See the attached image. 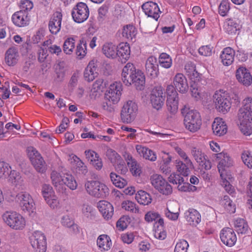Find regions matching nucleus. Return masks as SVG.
I'll list each match as a JSON object with an SVG mask.
<instances>
[{
  "label": "nucleus",
  "instance_id": "nucleus-1",
  "mask_svg": "<svg viewBox=\"0 0 252 252\" xmlns=\"http://www.w3.org/2000/svg\"><path fill=\"white\" fill-rule=\"evenodd\" d=\"M50 178L57 191L65 196L67 195L66 186L71 190H74L77 188V182L70 174H66L63 176L60 173L54 170L51 173Z\"/></svg>",
  "mask_w": 252,
  "mask_h": 252
},
{
  "label": "nucleus",
  "instance_id": "nucleus-2",
  "mask_svg": "<svg viewBox=\"0 0 252 252\" xmlns=\"http://www.w3.org/2000/svg\"><path fill=\"white\" fill-rule=\"evenodd\" d=\"M122 91V85L120 83H116L110 86L105 94L102 103V107L104 110L109 112L114 111L113 105L119 101Z\"/></svg>",
  "mask_w": 252,
  "mask_h": 252
},
{
  "label": "nucleus",
  "instance_id": "nucleus-3",
  "mask_svg": "<svg viewBox=\"0 0 252 252\" xmlns=\"http://www.w3.org/2000/svg\"><path fill=\"white\" fill-rule=\"evenodd\" d=\"M85 187L88 194L94 197L104 198L109 193L107 187L97 181H88L85 183Z\"/></svg>",
  "mask_w": 252,
  "mask_h": 252
},
{
  "label": "nucleus",
  "instance_id": "nucleus-4",
  "mask_svg": "<svg viewBox=\"0 0 252 252\" xmlns=\"http://www.w3.org/2000/svg\"><path fill=\"white\" fill-rule=\"evenodd\" d=\"M213 100L216 109L223 114L227 113L231 108L230 98L224 91H216L213 95Z\"/></svg>",
  "mask_w": 252,
  "mask_h": 252
},
{
  "label": "nucleus",
  "instance_id": "nucleus-5",
  "mask_svg": "<svg viewBox=\"0 0 252 252\" xmlns=\"http://www.w3.org/2000/svg\"><path fill=\"white\" fill-rule=\"evenodd\" d=\"M184 124L191 132H196L200 129L202 120L199 113L196 110H189L184 116Z\"/></svg>",
  "mask_w": 252,
  "mask_h": 252
},
{
  "label": "nucleus",
  "instance_id": "nucleus-6",
  "mask_svg": "<svg viewBox=\"0 0 252 252\" xmlns=\"http://www.w3.org/2000/svg\"><path fill=\"white\" fill-rule=\"evenodd\" d=\"M4 221L15 230L22 229L26 225L24 218L15 212H6L2 215Z\"/></svg>",
  "mask_w": 252,
  "mask_h": 252
},
{
  "label": "nucleus",
  "instance_id": "nucleus-7",
  "mask_svg": "<svg viewBox=\"0 0 252 252\" xmlns=\"http://www.w3.org/2000/svg\"><path fill=\"white\" fill-rule=\"evenodd\" d=\"M27 151L30 159L35 169L39 173L45 172L47 169L46 163L36 149L30 146L27 148Z\"/></svg>",
  "mask_w": 252,
  "mask_h": 252
},
{
  "label": "nucleus",
  "instance_id": "nucleus-8",
  "mask_svg": "<svg viewBox=\"0 0 252 252\" xmlns=\"http://www.w3.org/2000/svg\"><path fill=\"white\" fill-rule=\"evenodd\" d=\"M138 111L137 105L135 102L128 100L124 104L121 112V118L124 123H130L136 116Z\"/></svg>",
  "mask_w": 252,
  "mask_h": 252
},
{
  "label": "nucleus",
  "instance_id": "nucleus-9",
  "mask_svg": "<svg viewBox=\"0 0 252 252\" xmlns=\"http://www.w3.org/2000/svg\"><path fill=\"white\" fill-rule=\"evenodd\" d=\"M243 111L241 108L238 114L240 130L244 134L250 135L252 132V114L249 111Z\"/></svg>",
  "mask_w": 252,
  "mask_h": 252
},
{
  "label": "nucleus",
  "instance_id": "nucleus-10",
  "mask_svg": "<svg viewBox=\"0 0 252 252\" xmlns=\"http://www.w3.org/2000/svg\"><path fill=\"white\" fill-rule=\"evenodd\" d=\"M150 180L153 186L160 193L167 195L172 192V187L161 175H153L151 177Z\"/></svg>",
  "mask_w": 252,
  "mask_h": 252
},
{
  "label": "nucleus",
  "instance_id": "nucleus-11",
  "mask_svg": "<svg viewBox=\"0 0 252 252\" xmlns=\"http://www.w3.org/2000/svg\"><path fill=\"white\" fill-rule=\"evenodd\" d=\"M30 242L35 252H45L46 238L42 232L35 231L30 237Z\"/></svg>",
  "mask_w": 252,
  "mask_h": 252
},
{
  "label": "nucleus",
  "instance_id": "nucleus-12",
  "mask_svg": "<svg viewBox=\"0 0 252 252\" xmlns=\"http://www.w3.org/2000/svg\"><path fill=\"white\" fill-rule=\"evenodd\" d=\"M71 15L73 20L78 23L86 21L89 16V10L87 5L84 2H79L73 8Z\"/></svg>",
  "mask_w": 252,
  "mask_h": 252
},
{
  "label": "nucleus",
  "instance_id": "nucleus-13",
  "mask_svg": "<svg viewBox=\"0 0 252 252\" xmlns=\"http://www.w3.org/2000/svg\"><path fill=\"white\" fill-rule=\"evenodd\" d=\"M217 158L220 159L218 168L220 177H223L224 175H230L226 172V168L232 166L233 165V161L227 153L222 152L218 154Z\"/></svg>",
  "mask_w": 252,
  "mask_h": 252
},
{
  "label": "nucleus",
  "instance_id": "nucleus-14",
  "mask_svg": "<svg viewBox=\"0 0 252 252\" xmlns=\"http://www.w3.org/2000/svg\"><path fill=\"white\" fill-rule=\"evenodd\" d=\"M16 200L18 202L23 210L33 212L34 208V203L31 196L26 192L18 193L16 196Z\"/></svg>",
  "mask_w": 252,
  "mask_h": 252
},
{
  "label": "nucleus",
  "instance_id": "nucleus-15",
  "mask_svg": "<svg viewBox=\"0 0 252 252\" xmlns=\"http://www.w3.org/2000/svg\"><path fill=\"white\" fill-rule=\"evenodd\" d=\"M164 98L162 89L160 87L154 88L150 96L153 108L157 110H160L164 104Z\"/></svg>",
  "mask_w": 252,
  "mask_h": 252
},
{
  "label": "nucleus",
  "instance_id": "nucleus-16",
  "mask_svg": "<svg viewBox=\"0 0 252 252\" xmlns=\"http://www.w3.org/2000/svg\"><path fill=\"white\" fill-rule=\"evenodd\" d=\"M220 238L224 244L229 247L233 246L237 241L234 231L229 227H226L221 230Z\"/></svg>",
  "mask_w": 252,
  "mask_h": 252
},
{
  "label": "nucleus",
  "instance_id": "nucleus-17",
  "mask_svg": "<svg viewBox=\"0 0 252 252\" xmlns=\"http://www.w3.org/2000/svg\"><path fill=\"white\" fill-rule=\"evenodd\" d=\"M62 17V13L59 11L55 12L51 17L48 24V28L52 34H56L60 31Z\"/></svg>",
  "mask_w": 252,
  "mask_h": 252
},
{
  "label": "nucleus",
  "instance_id": "nucleus-18",
  "mask_svg": "<svg viewBox=\"0 0 252 252\" xmlns=\"http://www.w3.org/2000/svg\"><path fill=\"white\" fill-rule=\"evenodd\" d=\"M147 74L152 78L157 77L158 74V64L157 58L150 56L146 61L145 64Z\"/></svg>",
  "mask_w": 252,
  "mask_h": 252
},
{
  "label": "nucleus",
  "instance_id": "nucleus-19",
  "mask_svg": "<svg viewBox=\"0 0 252 252\" xmlns=\"http://www.w3.org/2000/svg\"><path fill=\"white\" fill-rule=\"evenodd\" d=\"M173 86L180 93L184 94L188 92L189 86L186 77L182 73H177L173 78Z\"/></svg>",
  "mask_w": 252,
  "mask_h": 252
},
{
  "label": "nucleus",
  "instance_id": "nucleus-20",
  "mask_svg": "<svg viewBox=\"0 0 252 252\" xmlns=\"http://www.w3.org/2000/svg\"><path fill=\"white\" fill-rule=\"evenodd\" d=\"M142 8L148 17H152L156 21L159 17V13L160 11L156 3L152 1L146 2L142 5Z\"/></svg>",
  "mask_w": 252,
  "mask_h": 252
},
{
  "label": "nucleus",
  "instance_id": "nucleus-21",
  "mask_svg": "<svg viewBox=\"0 0 252 252\" xmlns=\"http://www.w3.org/2000/svg\"><path fill=\"white\" fill-rule=\"evenodd\" d=\"M236 77L238 81L246 86H250L252 82V76L249 70L244 67L237 69Z\"/></svg>",
  "mask_w": 252,
  "mask_h": 252
},
{
  "label": "nucleus",
  "instance_id": "nucleus-22",
  "mask_svg": "<svg viewBox=\"0 0 252 252\" xmlns=\"http://www.w3.org/2000/svg\"><path fill=\"white\" fill-rule=\"evenodd\" d=\"M28 12L24 10H20L14 13L12 16V21L14 25L21 27L29 24L30 19Z\"/></svg>",
  "mask_w": 252,
  "mask_h": 252
},
{
  "label": "nucleus",
  "instance_id": "nucleus-23",
  "mask_svg": "<svg viewBox=\"0 0 252 252\" xmlns=\"http://www.w3.org/2000/svg\"><path fill=\"white\" fill-rule=\"evenodd\" d=\"M134 65L130 63H127L123 68L122 73V80L126 86L131 85V79L135 71Z\"/></svg>",
  "mask_w": 252,
  "mask_h": 252
},
{
  "label": "nucleus",
  "instance_id": "nucleus-24",
  "mask_svg": "<svg viewBox=\"0 0 252 252\" xmlns=\"http://www.w3.org/2000/svg\"><path fill=\"white\" fill-rule=\"evenodd\" d=\"M97 207L105 219H110L114 213L113 207L111 204L105 200H101L97 203Z\"/></svg>",
  "mask_w": 252,
  "mask_h": 252
},
{
  "label": "nucleus",
  "instance_id": "nucleus-25",
  "mask_svg": "<svg viewBox=\"0 0 252 252\" xmlns=\"http://www.w3.org/2000/svg\"><path fill=\"white\" fill-rule=\"evenodd\" d=\"M19 53L17 48L11 47L8 49L5 54V61L9 66H14L19 60Z\"/></svg>",
  "mask_w": 252,
  "mask_h": 252
},
{
  "label": "nucleus",
  "instance_id": "nucleus-26",
  "mask_svg": "<svg viewBox=\"0 0 252 252\" xmlns=\"http://www.w3.org/2000/svg\"><path fill=\"white\" fill-rule=\"evenodd\" d=\"M212 127L213 133L217 136L223 135L227 132V126L221 118H216Z\"/></svg>",
  "mask_w": 252,
  "mask_h": 252
},
{
  "label": "nucleus",
  "instance_id": "nucleus-27",
  "mask_svg": "<svg viewBox=\"0 0 252 252\" xmlns=\"http://www.w3.org/2000/svg\"><path fill=\"white\" fill-rule=\"evenodd\" d=\"M176 166L177 171L184 176H188L190 173V169L193 165L190 159L185 160L184 161L176 160Z\"/></svg>",
  "mask_w": 252,
  "mask_h": 252
},
{
  "label": "nucleus",
  "instance_id": "nucleus-28",
  "mask_svg": "<svg viewBox=\"0 0 252 252\" xmlns=\"http://www.w3.org/2000/svg\"><path fill=\"white\" fill-rule=\"evenodd\" d=\"M235 51L230 47L223 49L220 55L221 62L224 65L228 66L231 64L234 60Z\"/></svg>",
  "mask_w": 252,
  "mask_h": 252
},
{
  "label": "nucleus",
  "instance_id": "nucleus-29",
  "mask_svg": "<svg viewBox=\"0 0 252 252\" xmlns=\"http://www.w3.org/2000/svg\"><path fill=\"white\" fill-rule=\"evenodd\" d=\"M136 150L138 154L146 159L155 161L157 159V155L155 152L146 147L137 145Z\"/></svg>",
  "mask_w": 252,
  "mask_h": 252
},
{
  "label": "nucleus",
  "instance_id": "nucleus-30",
  "mask_svg": "<svg viewBox=\"0 0 252 252\" xmlns=\"http://www.w3.org/2000/svg\"><path fill=\"white\" fill-rule=\"evenodd\" d=\"M185 218L188 223L192 225H196L201 220L200 214L194 209H189L185 213Z\"/></svg>",
  "mask_w": 252,
  "mask_h": 252
},
{
  "label": "nucleus",
  "instance_id": "nucleus-31",
  "mask_svg": "<svg viewBox=\"0 0 252 252\" xmlns=\"http://www.w3.org/2000/svg\"><path fill=\"white\" fill-rule=\"evenodd\" d=\"M133 84L137 89L141 90L143 89L145 83V75L142 71L135 69L134 75L131 79V84Z\"/></svg>",
  "mask_w": 252,
  "mask_h": 252
},
{
  "label": "nucleus",
  "instance_id": "nucleus-32",
  "mask_svg": "<svg viewBox=\"0 0 252 252\" xmlns=\"http://www.w3.org/2000/svg\"><path fill=\"white\" fill-rule=\"evenodd\" d=\"M184 69L186 74L190 79H194V81L199 80L201 75L196 70L195 65L193 63L187 62L185 65Z\"/></svg>",
  "mask_w": 252,
  "mask_h": 252
},
{
  "label": "nucleus",
  "instance_id": "nucleus-33",
  "mask_svg": "<svg viewBox=\"0 0 252 252\" xmlns=\"http://www.w3.org/2000/svg\"><path fill=\"white\" fill-rule=\"evenodd\" d=\"M97 245L101 251L109 250L112 246L110 238L107 235H100L97 240Z\"/></svg>",
  "mask_w": 252,
  "mask_h": 252
},
{
  "label": "nucleus",
  "instance_id": "nucleus-34",
  "mask_svg": "<svg viewBox=\"0 0 252 252\" xmlns=\"http://www.w3.org/2000/svg\"><path fill=\"white\" fill-rule=\"evenodd\" d=\"M130 52V47L126 43H120L117 47V56L119 57L122 60H124V62L129 59Z\"/></svg>",
  "mask_w": 252,
  "mask_h": 252
},
{
  "label": "nucleus",
  "instance_id": "nucleus-35",
  "mask_svg": "<svg viewBox=\"0 0 252 252\" xmlns=\"http://www.w3.org/2000/svg\"><path fill=\"white\" fill-rule=\"evenodd\" d=\"M135 198L139 204L144 205H149L152 200L150 194L142 190L138 191Z\"/></svg>",
  "mask_w": 252,
  "mask_h": 252
},
{
  "label": "nucleus",
  "instance_id": "nucleus-36",
  "mask_svg": "<svg viewBox=\"0 0 252 252\" xmlns=\"http://www.w3.org/2000/svg\"><path fill=\"white\" fill-rule=\"evenodd\" d=\"M110 178L113 184L119 188H123L127 184V181L125 178L115 173L111 172Z\"/></svg>",
  "mask_w": 252,
  "mask_h": 252
},
{
  "label": "nucleus",
  "instance_id": "nucleus-37",
  "mask_svg": "<svg viewBox=\"0 0 252 252\" xmlns=\"http://www.w3.org/2000/svg\"><path fill=\"white\" fill-rule=\"evenodd\" d=\"M102 52L107 58L117 57V47L112 43H105L102 47Z\"/></svg>",
  "mask_w": 252,
  "mask_h": 252
},
{
  "label": "nucleus",
  "instance_id": "nucleus-38",
  "mask_svg": "<svg viewBox=\"0 0 252 252\" xmlns=\"http://www.w3.org/2000/svg\"><path fill=\"white\" fill-rule=\"evenodd\" d=\"M97 75L96 67L94 66H92L91 63H89L84 73L85 79L88 82H91L93 81Z\"/></svg>",
  "mask_w": 252,
  "mask_h": 252
},
{
  "label": "nucleus",
  "instance_id": "nucleus-39",
  "mask_svg": "<svg viewBox=\"0 0 252 252\" xmlns=\"http://www.w3.org/2000/svg\"><path fill=\"white\" fill-rule=\"evenodd\" d=\"M236 231L238 234H246L249 230L247 223L243 219H238L234 223Z\"/></svg>",
  "mask_w": 252,
  "mask_h": 252
},
{
  "label": "nucleus",
  "instance_id": "nucleus-40",
  "mask_svg": "<svg viewBox=\"0 0 252 252\" xmlns=\"http://www.w3.org/2000/svg\"><path fill=\"white\" fill-rule=\"evenodd\" d=\"M179 99L170 98L166 100V106L168 111L172 115H175L178 109Z\"/></svg>",
  "mask_w": 252,
  "mask_h": 252
},
{
  "label": "nucleus",
  "instance_id": "nucleus-41",
  "mask_svg": "<svg viewBox=\"0 0 252 252\" xmlns=\"http://www.w3.org/2000/svg\"><path fill=\"white\" fill-rule=\"evenodd\" d=\"M222 205L224 208L229 213H233L235 212V205L233 203L228 195H224L221 201Z\"/></svg>",
  "mask_w": 252,
  "mask_h": 252
},
{
  "label": "nucleus",
  "instance_id": "nucleus-42",
  "mask_svg": "<svg viewBox=\"0 0 252 252\" xmlns=\"http://www.w3.org/2000/svg\"><path fill=\"white\" fill-rule=\"evenodd\" d=\"M159 63L162 67L168 68L171 66L172 60L168 54L162 53L159 57Z\"/></svg>",
  "mask_w": 252,
  "mask_h": 252
},
{
  "label": "nucleus",
  "instance_id": "nucleus-43",
  "mask_svg": "<svg viewBox=\"0 0 252 252\" xmlns=\"http://www.w3.org/2000/svg\"><path fill=\"white\" fill-rule=\"evenodd\" d=\"M238 28V24L233 19H227L225 24V29L229 34L235 33Z\"/></svg>",
  "mask_w": 252,
  "mask_h": 252
},
{
  "label": "nucleus",
  "instance_id": "nucleus-44",
  "mask_svg": "<svg viewBox=\"0 0 252 252\" xmlns=\"http://www.w3.org/2000/svg\"><path fill=\"white\" fill-rule=\"evenodd\" d=\"M136 34L135 28L132 25H127L124 27L122 35L127 39H132Z\"/></svg>",
  "mask_w": 252,
  "mask_h": 252
},
{
  "label": "nucleus",
  "instance_id": "nucleus-45",
  "mask_svg": "<svg viewBox=\"0 0 252 252\" xmlns=\"http://www.w3.org/2000/svg\"><path fill=\"white\" fill-rule=\"evenodd\" d=\"M75 47V40L73 38H68L64 42L63 50L66 54H71Z\"/></svg>",
  "mask_w": 252,
  "mask_h": 252
},
{
  "label": "nucleus",
  "instance_id": "nucleus-46",
  "mask_svg": "<svg viewBox=\"0 0 252 252\" xmlns=\"http://www.w3.org/2000/svg\"><path fill=\"white\" fill-rule=\"evenodd\" d=\"M8 180L14 185L21 184L23 181L20 173L15 170L11 171L8 176Z\"/></svg>",
  "mask_w": 252,
  "mask_h": 252
},
{
  "label": "nucleus",
  "instance_id": "nucleus-47",
  "mask_svg": "<svg viewBox=\"0 0 252 252\" xmlns=\"http://www.w3.org/2000/svg\"><path fill=\"white\" fill-rule=\"evenodd\" d=\"M222 179L221 185L224 187L226 191H227L230 194L233 192V188L230 185L229 181H231L232 178L231 175H224L223 177H221Z\"/></svg>",
  "mask_w": 252,
  "mask_h": 252
},
{
  "label": "nucleus",
  "instance_id": "nucleus-48",
  "mask_svg": "<svg viewBox=\"0 0 252 252\" xmlns=\"http://www.w3.org/2000/svg\"><path fill=\"white\" fill-rule=\"evenodd\" d=\"M106 156L112 163L116 164L117 162L122 159L121 156L115 151L111 149L107 150Z\"/></svg>",
  "mask_w": 252,
  "mask_h": 252
},
{
  "label": "nucleus",
  "instance_id": "nucleus-49",
  "mask_svg": "<svg viewBox=\"0 0 252 252\" xmlns=\"http://www.w3.org/2000/svg\"><path fill=\"white\" fill-rule=\"evenodd\" d=\"M136 206V205L134 203L129 200H126L122 203V208L123 209L135 213L138 212V209Z\"/></svg>",
  "mask_w": 252,
  "mask_h": 252
},
{
  "label": "nucleus",
  "instance_id": "nucleus-50",
  "mask_svg": "<svg viewBox=\"0 0 252 252\" xmlns=\"http://www.w3.org/2000/svg\"><path fill=\"white\" fill-rule=\"evenodd\" d=\"M55 72L57 78L59 81H62L64 77L65 72L63 62H61L57 64L55 67Z\"/></svg>",
  "mask_w": 252,
  "mask_h": 252
},
{
  "label": "nucleus",
  "instance_id": "nucleus-51",
  "mask_svg": "<svg viewBox=\"0 0 252 252\" xmlns=\"http://www.w3.org/2000/svg\"><path fill=\"white\" fill-rule=\"evenodd\" d=\"M230 3L227 0H223L221 1L219 7V13L222 16L227 15L230 9Z\"/></svg>",
  "mask_w": 252,
  "mask_h": 252
},
{
  "label": "nucleus",
  "instance_id": "nucleus-52",
  "mask_svg": "<svg viewBox=\"0 0 252 252\" xmlns=\"http://www.w3.org/2000/svg\"><path fill=\"white\" fill-rule=\"evenodd\" d=\"M42 194L44 199L55 195L53 188L48 184H44L42 187Z\"/></svg>",
  "mask_w": 252,
  "mask_h": 252
},
{
  "label": "nucleus",
  "instance_id": "nucleus-53",
  "mask_svg": "<svg viewBox=\"0 0 252 252\" xmlns=\"http://www.w3.org/2000/svg\"><path fill=\"white\" fill-rule=\"evenodd\" d=\"M188 243L185 240H180L177 243L174 252H187Z\"/></svg>",
  "mask_w": 252,
  "mask_h": 252
},
{
  "label": "nucleus",
  "instance_id": "nucleus-54",
  "mask_svg": "<svg viewBox=\"0 0 252 252\" xmlns=\"http://www.w3.org/2000/svg\"><path fill=\"white\" fill-rule=\"evenodd\" d=\"M86 54V43L83 40H80V43L77 46L76 54L80 59Z\"/></svg>",
  "mask_w": 252,
  "mask_h": 252
},
{
  "label": "nucleus",
  "instance_id": "nucleus-55",
  "mask_svg": "<svg viewBox=\"0 0 252 252\" xmlns=\"http://www.w3.org/2000/svg\"><path fill=\"white\" fill-rule=\"evenodd\" d=\"M166 94L167 99L178 98V94L176 91V89L172 85H169L167 86L166 89Z\"/></svg>",
  "mask_w": 252,
  "mask_h": 252
},
{
  "label": "nucleus",
  "instance_id": "nucleus-56",
  "mask_svg": "<svg viewBox=\"0 0 252 252\" xmlns=\"http://www.w3.org/2000/svg\"><path fill=\"white\" fill-rule=\"evenodd\" d=\"M191 154L197 163L200 160L204 159L206 156L204 153L195 147H193L191 151Z\"/></svg>",
  "mask_w": 252,
  "mask_h": 252
},
{
  "label": "nucleus",
  "instance_id": "nucleus-57",
  "mask_svg": "<svg viewBox=\"0 0 252 252\" xmlns=\"http://www.w3.org/2000/svg\"><path fill=\"white\" fill-rule=\"evenodd\" d=\"M242 159L243 162L249 168H252V156L249 151H245L242 155Z\"/></svg>",
  "mask_w": 252,
  "mask_h": 252
},
{
  "label": "nucleus",
  "instance_id": "nucleus-58",
  "mask_svg": "<svg viewBox=\"0 0 252 252\" xmlns=\"http://www.w3.org/2000/svg\"><path fill=\"white\" fill-rule=\"evenodd\" d=\"M190 87L191 95L196 100L200 99L201 98V93L197 84L194 82L190 85Z\"/></svg>",
  "mask_w": 252,
  "mask_h": 252
},
{
  "label": "nucleus",
  "instance_id": "nucleus-59",
  "mask_svg": "<svg viewBox=\"0 0 252 252\" xmlns=\"http://www.w3.org/2000/svg\"><path fill=\"white\" fill-rule=\"evenodd\" d=\"M107 12L108 7L106 5H103L98 9V16L97 17V20L99 24L102 23L104 20Z\"/></svg>",
  "mask_w": 252,
  "mask_h": 252
},
{
  "label": "nucleus",
  "instance_id": "nucleus-60",
  "mask_svg": "<svg viewBox=\"0 0 252 252\" xmlns=\"http://www.w3.org/2000/svg\"><path fill=\"white\" fill-rule=\"evenodd\" d=\"M169 181L173 184H179L182 183L184 181L183 177H181L178 174L175 173H172L168 177Z\"/></svg>",
  "mask_w": 252,
  "mask_h": 252
},
{
  "label": "nucleus",
  "instance_id": "nucleus-61",
  "mask_svg": "<svg viewBox=\"0 0 252 252\" xmlns=\"http://www.w3.org/2000/svg\"><path fill=\"white\" fill-rule=\"evenodd\" d=\"M45 200L48 205L53 209L57 208L59 204L58 197L55 195L52 196V197H49Z\"/></svg>",
  "mask_w": 252,
  "mask_h": 252
},
{
  "label": "nucleus",
  "instance_id": "nucleus-62",
  "mask_svg": "<svg viewBox=\"0 0 252 252\" xmlns=\"http://www.w3.org/2000/svg\"><path fill=\"white\" fill-rule=\"evenodd\" d=\"M244 106L241 108V111H249L252 114V98L248 97L243 101Z\"/></svg>",
  "mask_w": 252,
  "mask_h": 252
},
{
  "label": "nucleus",
  "instance_id": "nucleus-63",
  "mask_svg": "<svg viewBox=\"0 0 252 252\" xmlns=\"http://www.w3.org/2000/svg\"><path fill=\"white\" fill-rule=\"evenodd\" d=\"M127 219L125 217H121L117 222L116 226L120 230H124L127 226Z\"/></svg>",
  "mask_w": 252,
  "mask_h": 252
},
{
  "label": "nucleus",
  "instance_id": "nucleus-64",
  "mask_svg": "<svg viewBox=\"0 0 252 252\" xmlns=\"http://www.w3.org/2000/svg\"><path fill=\"white\" fill-rule=\"evenodd\" d=\"M167 211L179 213L180 208L178 203L175 201L169 202L167 205Z\"/></svg>",
  "mask_w": 252,
  "mask_h": 252
}]
</instances>
